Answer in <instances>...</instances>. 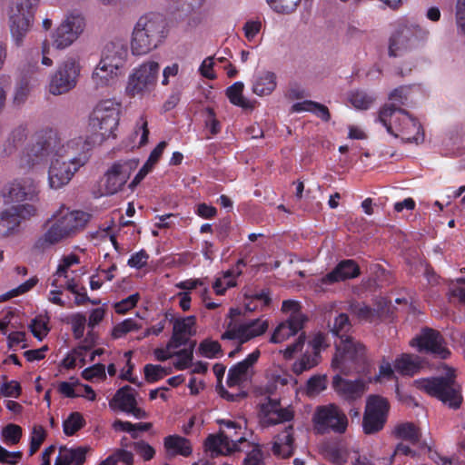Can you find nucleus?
<instances>
[{
	"instance_id": "5701e85b",
	"label": "nucleus",
	"mask_w": 465,
	"mask_h": 465,
	"mask_svg": "<svg viewBox=\"0 0 465 465\" xmlns=\"http://www.w3.org/2000/svg\"><path fill=\"white\" fill-rule=\"evenodd\" d=\"M109 406L112 410H119L138 420L147 418L146 411L137 407L135 395L129 386L119 389L109 401Z\"/></svg>"
},
{
	"instance_id": "c03bdc74",
	"label": "nucleus",
	"mask_w": 465,
	"mask_h": 465,
	"mask_svg": "<svg viewBox=\"0 0 465 465\" xmlns=\"http://www.w3.org/2000/svg\"><path fill=\"white\" fill-rule=\"evenodd\" d=\"M133 451L134 450L131 449L126 450L125 448H119L109 455L107 460H109L110 463L113 465H116L118 462H122L124 465H134V456Z\"/></svg>"
},
{
	"instance_id": "20e7f679",
	"label": "nucleus",
	"mask_w": 465,
	"mask_h": 465,
	"mask_svg": "<svg viewBox=\"0 0 465 465\" xmlns=\"http://www.w3.org/2000/svg\"><path fill=\"white\" fill-rule=\"evenodd\" d=\"M90 215L83 211H71L62 206L52 216V223L39 238L36 244L41 247L56 244L71 238L84 228Z\"/></svg>"
},
{
	"instance_id": "2f4dec72",
	"label": "nucleus",
	"mask_w": 465,
	"mask_h": 465,
	"mask_svg": "<svg viewBox=\"0 0 465 465\" xmlns=\"http://www.w3.org/2000/svg\"><path fill=\"white\" fill-rule=\"evenodd\" d=\"M27 138V128L24 124L15 127L9 134L5 144L4 152L6 155L13 154Z\"/></svg>"
},
{
	"instance_id": "7ed1b4c3",
	"label": "nucleus",
	"mask_w": 465,
	"mask_h": 465,
	"mask_svg": "<svg viewBox=\"0 0 465 465\" xmlns=\"http://www.w3.org/2000/svg\"><path fill=\"white\" fill-rule=\"evenodd\" d=\"M169 35L166 16L159 12L141 15L133 28L130 48L134 55H144L157 49Z\"/></svg>"
},
{
	"instance_id": "412c9836",
	"label": "nucleus",
	"mask_w": 465,
	"mask_h": 465,
	"mask_svg": "<svg viewBox=\"0 0 465 465\" xmlns=\"http://www.w3.org/2000/svg\"><path fill=\"white\" fill-rule=\"evenodd\" d=\"M332 388L341 399L351 403L363 396L368 389V382L361 378L351 381L336 374L332 378Z\"/></svg>"
},
{
	"instance_id": "c756f323",
	"label": "nucleus",
	"mask_w": 465,
	"mask_h": 465,
	"mask_svg": "<svg viewBox=\"0 0 465 465\" xmlns=\"http://www.w3.org/2000/svg\"><path fill=\"white\" fill-rule=\"evenodd\" d=\"M271 302L270 292L267 289L251 291L244 295V306L246 311L254 312L267 307Z\"/></svg>"
},
{
	"instance_id": "1a4fd4ad",
	"label": "nucleus",
	"mask_w": 465,
	"mask_h": 465,
	"mask_svg": "<svg viewBox=\"0 0 465 465\" xmlns=\"http://www.w3.org/2000/svg\"><path fill=\"white\" fill-rule=\"evenodd\" d=\"M218 423L219 433L210 435L205 440V447L212 457L240 450L239 444L246 441V425L231 420H219Z\"/></svg>"
},
{
	"instance_id": "ddd939ff",
	"label": "nucleus",
	"mask_w": 465,
	"mask_h": 465,
	"mask_svg": "<svg viewBox=\"0 0 465 465\" xmlns=\"http://www.w3.org/2000/svg\"><path fill=\"white\" fill-rule=\"evenodd\" d=\"M314 428L320 433L333 431L342 434L348 427V418L344 411L336 404L318 406L313 413Z\"/></svg>"
},
{
	"instance_id": "473e14b6",
	"label": "nucleus",
	"mask_w": 465,
	"mask_h": 465,
	"mask_svg": "<svg viewBox=\"0 0 465 465\" xmlns=\"http://www.w3.org/2000/svg\"><path fill=\"white\" fill-rule=\"evenodd\" d=\"M393 435L397 439L407 440L415 445L420 442V431L412 422H402L394 427Z\"/></svg>"
},
{
	"instance_id": "f704fd0d",
	"label": "nucleus",
	"mask_w": 465,
	"mask_h": 465,
	"mask_svg": "<svg viewBox=\"0 0 465 465\" xmlns=\"http://www.w3.org/2000/svg\"><path fill=\"white\" fill-rule=\"evenodd\" d=\"M395 369L403 375H413L420 368L417 356L402 354L395 360Z\"/></svg>"
},
{
	"instance_id": "b1692460",
	"label": "nucleus",
	"mask_w": 465,
	"mask_h": 465,
	"mask_svg": "<svg viewBox=\"0 0 465 465\" xmlns=\"http://www.w3.org/2000/svg\"><path fill=\"white\" fill-rule=\"evenodd\" d=\"M36 195L35 181L31 177L15 179L3 192L7 202L19 203L32 200Z\"/></svg>"
},
{
	"instance_id": "72a5a7b5",
	"label": "nucleus",
	"mask_w": 465,
	"mask_h": 465,
	"mask_svg": "<svg viewBox=\"0 0 465 465\" xmlns=\"http://www.w3.org/2000/svg\"><path fill=\"white\" fill-rule=\"evenodd\" d=\"M293 112H311L322 121L328 122L330 120V112L327 106L313 101H304L296 103L292 105Z\"/></svg>"
},
{
	"instance_id": "c9c22d12",
	"label": "nucleus",
	"mask_w": 465,
	"mask_h": 465,
	"mask_svg": "<svg viewBox=\"0 0 465 465\" xmlns=\"http://www.w3.org/2000/svg\"><path fill=\"white\" fill-rule=\"evenodd\" d=\"M349 102L358 110H367L375 101V97L364 91L357 90L349 94Z\"/></svg>"
},
{
	"instance_id": "49530a36",
	"label": "nucleus",
	"mask_w": 465,
	"mask_h": 465,
	"mask_svg": "<svg viewBox=\"0 0 465 465\" xmlns=\"http://www.w3.org/2000/svg\"><path fill=\"white\" fill-rule=\"evenodd\" d=\"M327 387L325 375H313L306 383V393L309 396H314L324 391Z\"/></svg>"
},
{
	"instance_id": "6e6552de",
	"label": "nucleus",
	"mask_w": 465,
	"mask_h": 465,
	"mask_svg": "<svg viewBox=\"0 0 465 465\" xmlns=\"http://www.w3.org/2000/svg\"><path fill=\"white\" fill-rule=\"evenodd\" d=\"M120 110V104L111 99L103 100L95 105L89 116V126L95 139L86 137L92 143V146L97 141L101 143L110 137H116Z\"/></svg>"
},
{
	"instance_id": "4d7b16f0",
	"label": "nucleus",
	"mask_w": 465,
	"mask_h": 465,
	"mask_svg": "<svg viewBox=\"0 0 465 465\" xmlns=\"http://www.w3.org/2000/svg\"><path fill=\"white\" fill-rule=\"evenodd\" d=\"M149 254L143 249L133 253L127 261V265L130 268L141 270L147 266L149 261Z\"/></svg>"
},
{
	"instance_id": "f8f14e48",
	"label": "nucleus",
	"mask_w": 465,
	"mask_h": 465,
	"mask_svg": "<svg viewBox=\"0 0 465 465\" xmlns=\"http://www.w3.org/2000/svg\"><path fill=\"white\" fill-rule=\"evenodd\" d=\"M160 72V65L155 61H146L135 67L130 74L125 92L130 96L149 94L154 90Z\"/></svg>"
},
{
	"instance_id": "bf43d9fd",
	"label": "nucleus",
	"mask_w": 465,
	"mask_h": 465,
	"mask_svg": "<svg viewBox=\"0 0 465 465\" xmlns=\"http://www.w3.org/2000/svg\"><path fill=\"white\" fill-rule=\"evenodd\" d=\"M262 446L255 444L243 460V465H264V453Z\"/></svg>"
},
{
	"instance_id": "de8ad7c7",
	"label": "nucleus",
	"mask_w": 465,
	"mask_h": 465,
	"mask_svg": "<svg viewBox=\"0 0 465 465\" xmlns=\"http://www.w3.org/2000/svg\"><path fill=\"white\" fill-rule=\"evenodd\" d=\"M4 441L8 445H15L19 442L22 437V428L16 424H7L1 431Z\"/></svg>"
},
{
	"instance_id": "e433bc0d",
	"label": "nucleus",
	"mask_w": 465,
	"mask_h": 465,
	"mask_svg": "<svg viewBox=\"0 0 465 465\" xmlns=\"http://www.w3.org/2000/svg\"><path fill=\"white\" fill-rule=\"evenodd\" d=\"M243 88L244 84L242 82H235L226 89V95L232 104L247 108L249 107V103L242 95Z\"/></svg>"
},
{
	"instance_id": "603ef678",
	"label": "nucleus",
	"mask_w": 465,
	"mask_h": 465,
	"mask_svg": "<svg viewBox=\"0 0 465 465\" xmlns=\"http://www.w3.org/2000/svg\"><path fill=\"white\" fill-rule=\"evenodd\" d=\"M141 325L137 322L136 320L133 318H128L116 324L113 329V336L114 338H121L126 333L139 330Z\"/></svg>"
},
{
	"instance_id": "cd10ccee",
	"label": "nucleus",
	"mask_w": 465,
	"mask_h": 465,
	"mask_svg": "<svg viewBox=\"0 0 465 465\" xmlns=\"http://www.w3.org/2000/svg\"><path fill=\"white\" fill-rule=\"evenodd\" d=\"M163 448L168 458L189 457L193 452L191 441L180 435H168L163 439Z\"/></svg>"
},
{
	"instance_id": "13d9d810",
	"label": "nucleus",
	"mask_w": 465,
	"mask_h": 465,
	"mask_svg": "<svg viewBox=\"0 0 465 465\" xmlns=\"http://www.w3.org/2000/svg\"><path fill=\"white\" fill-rule=\"evenodd\" d=\"M351 312L360 320L371 321L375 315V310L365 303L355 302L351 305Z\"/></svg>"
},
{
	"instance_id": "aec40b11",
	"label": "nucleus",
	"mask_w": 465,
	"mask_h": 465,
	"mask_svg": "<svg viewBox=\"0 0 465 465\" xmlns=\"http://www.w3.org/2000/svg\"><path fill=\"white\" fill-rule=\"evenodd\" d=\"M411 345L416 346L419 351L429 352L440 359H447L450 354L441 334L430 328L423 329L420 335L412 340Z\"/></svg>"
},
{
	"instance_id": "393cba45",
	"label": "nucleus",
	"mask_w": 465,
	"mask_h": 465,
	"mask_svg": "<svg viewBox=\"0 0 465 465\" xmlns=\"http://www.w3.org/2000/svg\"><path fill=\"white\" fill-rule=\"evenodd\" d=\"M360 267L353 260L341 261L330 272L319 279L322 286L354 279L360 275Z\"/></svg>"
},
{
	"instance_id": "2eb2a0df",
	"label": "nucleus",
	"mask_w": 465,
	"mask_h": 465,
	"mask_svg": "<svg viewBox=\"0 0 465 465\" xmlns=\"http://www.w3.org/2000/svg\"><path fill=\"white\" fill-rule=\"evenodd\" d=\"M390 405L388 401L379 395H371L366 401L362 419V430L365 434H374L381 430L387 421Z\"/></svg>"
},
{
	"instance_id": "a19ab883",
	"label": "nucleus",
	"mask_w": 465,
	"mask_h": 465,
	"mask_svg": "<svg viewBox=\"0 0 465 465\" xmlns=\"http://www.w3.org/2000/svg\"><path fill=\"white\" fill-rule=\"evenodd\" d=\"M60 454L68 465H83L86 459V449L84 447L64 449Z\"/></svg>"
},
{
	"instance_id": "6e6d98bb",
	"label": "nucleus",
	"mask_w": 465,
	"mask_h": 465,
	"mask_svg": "<svg viewBox=\"0 0 465 465\" xmlns=\"http://www.w3.org/2000/svg\"><path fill=\"white\" fill-rule=\"evenodd\" d=\"M82 377L89 381H94V380L103 381L106 378L105 367L101 363L94 364L82 371Z\"/></svg>"
},
{
	"instance_id": "39448f33",
	"label": "nucleus",
	"mask_w": 465,
	"mask_h": 465,
	"mask_svg": "<svg viewBox=\"0 0 465 465\" xmlns=\"http://www.w3.org/2000/svg\"><path fill=\"white\" fill-rule=\"evenodd\" d=\"M394 137H400L405 143H421L424 141L422 127L418 120L406 110L383 106L377 118Z\"/></svg>"
},
{
	"instance_id": "bb28decb",
	"label": "nucleus",
	"mask_w": 465,
	"mask_h": 465,
	"mask_svg": "<svg viewBox=\"0 0 465 465\" xmlns=\"http://www.w3.org/2000/svg\"><path fill=\"white\" fill-rule=\"evenodd\" d=\"M293 426L288 425L274 437L272 441V453L280 458H289L294 452Z\"/></svg>"
},
{
	"instance_id": "ea45409f",
	"label": "nucleus",
	"mask_w": 465,
	"mask_h": 465,
	"mask_svg": "<svg viewBox=\"0 0 465 465\" xmlns=\"http://www.w3.org/2000/svg\"><path fill=\"white\" fill-rule=\"evenodd\" d=\"M72 332L76 340H82L84 336L85 326L87 325L86 316L83 312L73 313L69 317Z\"/></svg>"
},
{
	"instance_id": "a211bd4d",
	"label": "nucleus",
	"mask_w": 465,
	"mask_h": 465,
	"mask_svg": "<svg viewBox=\"0 0 465 465\" xmlns=\"http://www.w3.org/2000/svg\"><path fill=\"white\" fill-rule=\"evenodd\" d=\"M84 18L80 14L72 13L66 16L53 35V45L59 50L70 46L83 33Z\"/></svg>"
},
{
	"instance_id": "680f3d73",
	"label": "nucleus",
	"mask_w": 465,
	"mask_h": 465,
	"mask_svg": "<svg viewBox=\"0 0 465 465\" xmlns=\"http://www.w3.org/2000/svg\"><path fill=\"white\" fill-rule=\"evenodd\" d=\"M139 299L140 295L138 292L123 299L119 302L115 303V312L120 314L127 312L129 310L136 306Z\"/></svg>"
},
{
	"instance_id": "09e8293b",
	"label": "nucleus",
	"mask_w": 465,
	"mask_h": 465,
	"mask_svg": "<svg viewBox=\"0 0 465 465\" xmlns=\"http://www.w3.org/2000/svg\"><path fill=\"white\" fill-rule=\"evenodd\" d=\"M410 90V87L407 86H400L398 88H395L392 92H391L389 95V100L391 101V104H386L385 106H393L394 108H401V105L406 104Z\"/></svg>"
},
{
	"instance_id": "0eeeda50",
	"label": "nucleus",
	"mask_w": 465,
	"mask_h": 465,
	"mask_svg": "<svg viewBox=\"0 0 465 465\" xmlns=\"http://www.w3.org/2000/svg\"><path fill=\"white\" fill-rule=\"evenodd\" d=\"M128 56V48L121 41H114L105 45L100 62L92 73V82L96 88L110 84L124 67Z\"/></svg>"
},
{
	"instance_id": "a878e982",
	"label": "nucleus",
	"mask_w": 465,
	"mask_h": 465,
	"mask_svg": "<svg viewBox=\"0 0 465 465\" xmlns=\"http://www.w3.org/2000/svg\"><path fill=\"white\" fill-rule=\"evenodd\" d=\"M306 316L303 313H295L292 318H288L287 321L281 322L270 338V341L272 343H281L291 336L296 335L300 331L302 330Z\"/></svg>"
},
{
	"instance_id": "4be33fe9",
	"label": "nucleus",
	"mask_w": 465,
	"mask_h": 465,
	"mask_svg": "<svg viewBox=\"0 0 465 465\" xmlns=\"http://www.w3.org/2000/svg\"><path fill=\"white\" fill-rule=\"evenodd\" d=\"M260 355V351L256 349L248 354L244 360L232 365L227 374L228 386H238L251 381L254 374V365L258 361Z\"/></svg>"
},
{
	"instance_id": "79ce46f5",
	"label": "nucleus",
	"mask_w": 465,
	"mask_h": 465,
	"mask_svg": "<svg viewBox=\"0 0 465 465\" xmlns=\"http://www.w3.org/2000/svg\"><path fill=\"white\" fill-rule=\"evenodd\" d=\"M132 450L144 461L153 460L155 456V449L143 440L132 442Z\"/></svg>"
},
{
	"instance_id": "f03ea898",
	"label": "nucleus",
	"mask_w": 465,
	"mask_h": 465,
	"mask_svg": "<svg viewBox=\"0 0 465 465\" xmlns=\"http://www.w3.org/2000/svg\"><path fill=\"white\" fill-rule=\"evenodd\" d=\"M351 327L348 315L341 313L335 318L331 329L332 334L337 338L334 341L336 353L332 367L340 369L345 375L363 371L366 367L365 348L348 335Z\"/></svg>"
},
{
	"instance_id": "338daca9",
	"label": "nucleus",
	"mask_w": 465,
	"mask_h": 465,
	"mask_svg": "<svg viewBox=\"0 0 465 465\" xmlns=\"http://www.w3.org/2000/svg\"><path fill=\"white\" fill-rule=\"evenodd\" d=\"M455 10L458 31L465 35V0H457Z\"/></svg>"
},
{
	"instance_id": "5fc2aeb1",
	"label": "nucleus",
	"mask_w": 465,
	"mask_h": 465,
	"mask_svg": "<svg viewBox=\"0 0 465 465\" xmlns=\"http://www.w3.org/2000/svg\"><path fill=\"white\" fill-rule=\"evenodd\" d=\"M143 371L145 380L150 383L156 382L169 374V371L161 365L146 364Z\"/></svg>"
},
{
	"instance_id": "8fccbe9b",
	"label": "nucleus",
	"mask_w": 465,
	"mask_h": 465,
	"mask_svg": "<svg viewBox=\"0 0 465 465\" xmlns=\"http://www.w3.org/2000/svg\"><path fill=\"white\" fill-rule=\"evenodd\" d=\"M271 8L280 14H290L296 10L302 0H266Z\"/></svg>"
},
{
	"instance_id": "c85d7f7f",
	"label": "nucleus",
	"mask_w": 465,
	"mask_h": 465,
	"mask_svg": "<svg viewBox=\"0 0 465 465\" xmlns=\"http://www.w3.org/2000/svg\"><path fill=\"white\" fill-rule=\"evenodd\" d=\"M276 75L270 71L258 73L252 82V92L257 95H268L276 88Z\"/></svg>"
},
{
	"instance_id": "0e129e2a",
	"label": "nucleus",
	"mask_w": 465,
	"mask_h": 465,
	"mask_svg": "<svg viewBox=\"0 0 465 465\" xmlns=\"http://www.w3.org/2000/svg\"><path fill=\"white\" fill-rule=\"evenodd\" d=\"M21 391V386L16 381H5L0 386V394L5 397L18 398Z\"/></svg>"
},
{
	"instance_id": "423d86ee",
	"label": "nucleus",
	"mask_w": 465,
	"mask_h": 465,
	"mask_svg": "<svg viewBox=\"0 0 465 465\" xmlns=\"http://www.w3.org/2000/svg\"><path fill=\"white\" fill-rule=\"evenodd\" d=\"M455 371L446 367L444 376L419 379L415 386L431 397L437 398L451 409H459L462 402L461 387L456 381Z\"/></svg>"
},
{
	"instance_id": "58836bf2",
	"label": "nucleus",
	"mask_w": 465,
	"mask_h": 465,
	"mask_svg": "<svg viewBox=\"0 0 465 465\" xmlns=\"http://www.w3.org/2000/svg\"><path fill=\"white\" fill-rule=\"evenodd\" d=\"M85 425V420L80 412H72L63 422V430L66 436H72Z\"/></svg>"
},
{
	"instance_id": "f257e3e1",
	"label": "nucleus",
	"mask_w": 465,
	"mask_h": 465,
	"mask_svg": "<svg viewBox=\"0 0 465 465\" xmlns=\"http://www.w3.org/2000/svg\"><path fill=\"white\" fill-rule=\"evenodd\" d=\"M92 143L77 136L61 143L56 130L46 127L35 134V142L28 145L20 156V165L37 168L51 160L48 170V184L58 190L66 185L74 173L90 158Z\"/></svg>"
},
{
	"instance_id": "052dcab7",
	"label": "nucleus",
	"mask_w": 465,
	"mask_h": 465,
	"mask_svg": "<svg viewBox=\"0 0 465 465\" xmlns=\"http://www.w3.org/2000/svg\"><path fill=\"white\" fill-rule=\"evenodd\" d=\"M176 287L180 290L184 291H192L197 289L198 287H202L201 295L207 294L209 292L208 284L205 283L203 279H189L183 282H180L176 284Z\"/></svg>"
},
{
	"instance_id": "37998d69",
	"label": "nucleus",
	"mask_w": 465,
	"mask_h": 465,
	"mask_svg": "<svg viewBox=\"0 0 465 465\" xmlns=\"http://www.w3.org/2000/svg\"><path fill=\"white\" fill-rule=\"evenodd\" d=\"M48 318L41 315L36 316L32 320L29 328L33 335L39 341H42L49 332Z\"/></svg>"
},
{
	"instance_id": "6ab92c4d",
	"label": "nucleus",
	"mask_w": 465,
	"mask_h": 465,
	"mask_svg": "<svg viewBox=\"0 0 465 465\" xmlns=\"http://www.w3.org/2000/svg\"><path fill=\"white\" fill-rule=\"evenodd\" d=\"M293 418V408L282 407L279 399L268 398L260 405V423L263 428L290 422Z\"/></svg>"
},
{
	"instance_id": "e2e57ef3",
	"label": "nucleus",
	"mask_w": 465,
	"mask_h": 465,
	"mask_svg": "<svg viewBox=\"0 0 465 465\" xmlns=\"http://www.w3.org/2000/svg\"><path fill=\"white\" fill-rule=\"evenodd\" d=\"M45 437V431L42 426H35L30 440V454H34L41 446Z\"/></svg>"
},
{
	"instance_id": "69168bd1",
	"label": "nucleus",
	"mask_w": 465,
	"mask_h": 465,
	"mask_svg": "<svg viewBox=\"0 0 465 465\" xmlns=\"http://www.w3.org/2000/svg\"><path fill=\"white\" fill-rule=\"evenodd\" d=\"M206 113L207 115L204 121L205 127L209 130L212 135H216L221 132V123L216 119L214 111L213 109L208 108Z\"/></svg>"
},
{
	"instance_id": "7c9ffc66",
	"label": "nucleus",
	"mask_w": 465,
	"mask_h": 465,
	"mask_svg": "<svg viewBox=\"0 0 465 465\" xmlns=\"http://www.w3.org/2000/svg\"><path fill=\"white\" fill-rule=\"evenodd\" d=\"M20 219L17 211L7 208L0 213V234L7 237L18 232Z\"/></svg>"
},
{
	"instance_id": "4c0bfd02",
	"label": "nucleus",
	"mask_w": 465,
	"mask_h": 465,
	"mask_svg": "<svg viewBox=\"0 0 465 465\" xmlns=\"http://www.w3.org/2000/svg\"><path fill=\"white\" fill-rule=\"evenodd\" d=\"M319 359L320 356H318V353L306 352L293 363L292 371L296 375H300L303 371H306L316 366L319 362Z\"/></svg>"
},
{
	"instance_id": "a18cd8bd",
	"label": "nucleus",
	"mask_w": 465,
	"mask_h": 465,
	"mask_svg": "<svg viewBox=\"0 0 465 465\" xmlns=\"http://www.w3.org/2000/svg\"><path fill=\"white\" fill-rule=\"evenodd\" d=\"M173 356H175V361L173 366L177 370H185L189 368L193 361V347L184 348L176 352H173Z\"/></svg>"
},
{
	"instance_id": "3c124183",
	"label": "nucleus",
	"mask_w": 465,
	"mask_h": 465,
	"mask_svg": "<svg viewBox=\"0 0 465 465\" xmlns=\"http://www.w3.org/2000/svg\"><path fill=\"white\" fill-rule=\"evenodd\" d=\"M221 351L222 348L217 341L205 339L199 345V352L205 358H216Z\"/></svg>"
},
{
	"instance_id": "f3484780",
	"label": "nucleus",
	"mask_w": 465,
	"mask_h": 465,
	"mask_svg": "<svg viewBox=\"0 0 465 465\" xmlns=\"http://www.w3.org/2000/svg\"><path fill=\"white\" fill-rule=\"evenodd\" d=\"M137 166L138 161L135 159L115 162L104 173V194L113 195L119 192Z\"/></svg>"
},
{
	"instance_id": "4468645a",
	"label": "nucleus",
	"mask_w": 465,
	"mask_h": 465,
	"mask_svg": "<svg viewBox=\"0 0 465 465\" xmlns=\"http://www.w3.org/2000/svg\"><path fill=\"white\" fill-rule=\"evenodd\" d=\"M268 328V321L263 318L249 319L241 322L231 320L221 338L222 340H235L240 343H244L262 335Z\"/></svg>"
},
{
	"instance_id": "9b49d317",
	"label": "nucleus",
	"mask_w": 465,
	"mask_h": 465,
	"mask_svg": "<svg viewBox=\"0 0 465 465\" xmlns=\"http://www.w3.org/2000/svg\"><path fill=\"white\" fill-rule=\"evenodd\" d=\"M81 73L80 58L78 55H68L59 64L56 71L50 76L47 86L53 95H60L74 89Z\"/></svg>"
},
{
	"instance_id": "774afa93",
	"label": "nucleus",
	"mask_w": 465,
	"mask_h": 465,
	"mask_svg": "<svg viewBox=\"0 0 465 465\" xmlns=\"http://www.w3.org/2000/svg\"><path fill=\"white\" fill-rule=\"evenodd\" d=\"M348 450L343 447H333L329 450L330 460L336 465H342L348 460Z\"/></svg>"
},
{
	"instance_id": "864d4df0",
	"label": "nucleus",
	"mask_w": 465,
	"mask_h": 465,
	"mask_svg": "<svg viewBox=\"0 0 465 465\" xmlns=\"http://www.w3.org/2000/svg\"><path fill=\"white\" fill-rule=\"evenodd\" d=\"M195 323H196L195 316L191 315V316H187V317H183V318L175 320V322H173V329H174V331H176L177 332L183 333V334L187 335L188 337H190L191 335L193 334V329Z\"/></svg>"
},
{
	"instance_id": "dca6fc26",
	"label": "nucleus",
	"mask_w": 465,
	"mask_h": 465,
	"mask_svg": "<svg viewBox=\"0 0 465 465\" xmlns=\"http://www.w3.org/2000/svg\"><path fill=\"white\" fill-rule=\"evenodd\" d=\"M427 29L417 24L401 25L390 38L389 54L396 57L403 50L414 46L428 36Z\"/></svg>"
},
{
	"instance_id": "9d476101",
	"label": "nucleus",
	"mask_w": 465,
	"mask_h": 465,
	"mask_svg": "<svg viewBox=\"0 0 465 465\" xmlns=\"http://www.w3.org/2000/svg\"><path fill=\"white\" fill-rule=\"evenodd\" d=\"M39 0H12L8 10L9 29L15 45L20 47L30 31Z\"/></svg>"
}]
</instances>
